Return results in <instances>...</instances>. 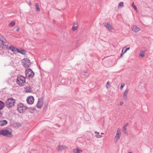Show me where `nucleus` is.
I'll use <instances>...</instances> for the list:
<instances>
[{"label": "nucleus", "instance_id": "f704fd0d", "mask_svg": "<svg viewBox=\"0 0 153 153\" xmlns=\"http://www.w3.org/2000/svg\"><path fill=\"white\" fill-rule=\"evenodd\" d=\"M19 28L18 27L17 29L16 30V31L17 32L19 31Z\"/></svg>", "mask_w": 153, "mask_h": 153}, {"label": "nucleus", "instance_id": "39448f33", "mask_svg": "<svg viewBox=\"0 0 153 153\" xmlns=\"http://www.w3.org/2000/svg\"><path fill=\"white\" fill-rule=\"evenodd\" d=\"M27 108V107L23 105L22 103H20L17 105V110L20 113H23Z\"/></svg>", "mask_w": 153, "mask_h": 153}, {"label": "nucleus", "instance_id": "dca6fc26", "mask_svg": "<svg viewBox=\"0 0 153 153\" xmlns=\"http://www.w3.org/2000/svg\"><path fill=\"white\" fill-rule=\"evenodd\" d=\"M73 152L75 153H82V151L78 148H75L73 149Z\"/></svg>", "mask_w": 153, "mask_h": 153}, {"label": "nucleus", "instance_id": "c85d7f7f", "mask_svg": "<svg viewBox=\"0 0 153 153\" xmlns=\"http://www.w3.org/2000/svg\"><path fill=\"white\" fill-rule=\"evenodd\" d=\"M125 85V84L123 83H122L120 86V88L121 89H122L124 87Z\"/></svg>", "mask_w": 153, "mask_h": 153}, {"label": "nucleus", "instance_id": "c9c22d12", "mask_svg": "<svg viewBox=\"0 0 153 153\" xmlns=\"http://www.w3.org/2000/svg\"><path fill=\"white\" fill-rule=\"evenodd\" d=\"M123 51H124V52H123V53H125L127 51L126 50V49H125V50H124Z\"/></svg>", "mask_w": 153, "mask_h": 153}, {"label": "nucleus", "instance_id": "a211bd4d", "mask_svg": "<svg viewBox=\"0 0 153 153\" xmlns=\"http://www.w3.org/2000/svg\"><path fill=\"white\" fill-rule=\"evenodd\" d=\"M26 91L27 92H31L32 91L31 88L30 86H27L25 88Z\"/></svg>", "mask_w": 153, "mask_h": 153}, {"label": "nucleus", "instance_id": "2f4dec72", "mask_svg": "<svg viewBox=\"0 0 153 153\" xmlns=\"http://www.w3.org/2000/svg\"><path fill=\"white\" fill-rule=\"evenodd\" d=\"M124 53H123V51L122 50L121 53L120 54V56L122 57Z\"/></svg>", "mask_w": 153, "mask_h": 153}, {"label": "nucleus", "instance_id": "393cba45", "mask_svg": "<svg viewBox=\"0 0 153 153\" xmlns=\"http://www.w3.org/2000/svg\"><path fill=\"white\" fill-rule=\"evenodd\" d=\"M15 25V22H12L9 24V26L10 27H12Z\"/></svg>", "mask_w": 153, "mask_h": 153}, {"label": "nucleus", "instance_id": "6ab92c4d", "mask_svg": "<svg viewBox=\"0 0 153 153\" xmlns=\"http://www.w3.org/2000/svg\"><path fill=\"white\" fill-rule=\"evenodd\" d=\"M145 53V52L143 51H140L139 54L140 57L143 58L144 56Z\"/></svg>", "mask_w": 153, "mask_h": 153}, {"label": "nucleus", "instance_id": "e433bc0d", "mask_svg": "<svg viewBox=\"0 0 153 153\" xmlns=\"http://www.w3.org/2000/svg\"><path fill=\"white\" fill-rule=\"evenodd\" d=\"M101 134H104V133H101Z\"/></svg>", "mask_w": 153, "mask_h": 153}, {"label": "nucleus", "instance_id": "bb28decb", "mask_svg": "<svg viewBox=\"0 0 153 153\" xmlns=\"http://www.w3.org/2000/svg\"><path fill=\"white\" fill-rule=\"evenodd\" d=\"M132 7L134 8V10H136V11L137 12V7L134 4V3H133L132 4Z\"/></svg>", "mask_w": 153, "mask_h": 153}, {"label": "nucleus", "instance_id": "a878e982", "mask_svg": "<svg viewBox=\"0 0 153 153\" xmlns=\"http://www.w3.org/2000/svg\"><path fill=\"white\" fill-rule=\"evenodd\" d=\"M124 6L123 5V2H120L118 4V7H123Z\"/></svg>", "mask_w": 153, "mask_h": 153}, {"label": "nucleus", "instance_id": "f3484780", "mask_svg": "<svg viewBox=\"0 0 153 153\" xmlns=\"http://www.w3.org/2000/svg\"><path fill=\"white\" fill-rule=\"evenodd\" d=\"M78 27V24L77 22H75L74 26L72 27V29L73 30L75 31L77 29Z\"/></svg>", "mask_w": 153, "mask_h": 153}, {"label": "nucleus", "instance_id": "cd10ccee", "mask_svg": "<svg viewBox=\"0 0 153 153\" xmlns=\"http://www.w3.org/2000/svg\"><path fill=\"white\" fill-rule=\"evenodd\" d=\"M129 47L126 48V47H124L123 49V50H125V49H126V50L127 51L128 50H129Z\"/></svg>", "mask_w": 153, "mask_h": 153}, {"label": "nucleus", "instance_id": "c756f323", "mask_svg": "<svg viewBox=\"0 0 153 153\" xmlns=\"http://www.w3.org/2000/svg\"><path fill=\"white\" fill-rule=\"evenodd\" d=\"M96 137L98 138H101L102 137V136L101 135H96Z\"/></svg>", "mask_w": 153, "mask_h": 153}, {"label": "nucleus", "instance_id": "1a4fd4ad", "mask_svg": "<svg viewBox=\"0 0 153 153\" xmlns=\"http://www.w3.org/2000/svg\"><path fill=\"white\" fill-rule=\"evenodd\" d=\"M34 99L33 97L30 96L28 97L27 99V103L30 104H33L34 102Z\"/></svg>", "mask_w": 153, "mask_h": 153}, {"label": "nucleus", "instance_id": "f257e3e1", "mask_svg": "<svg viewBox=\"0 0 153 153\" xmlns=\"http://www.w3.org/2000/svg\"><path fill=\"white\" fill-rule=\"evenodd\" d=\"M2 135L6 137H10L12 136L11 131L7 129L0 130V135Z\"/></svg>", "mask_w": 153, "mask_h": 153}, {"label": "nucleus", "instance_id": "7ed1b4c3", "mask_svg": "<svg viewBox=\"0 0 153 153\" xmlns=\"http://www.w3.org/2000/svg\"><path fill=\"white\" fill-rule=\"evenodd\" d=\"M17 83L20 86H23L25 82V78L22 76H20L17 77Z\"/></svg>", "mask_w": 153, "mask_h": 153}, {"label": "nucleus", "instance_id": "4c0bfd02", "mask_svg": "<svg viewBox=\"0 0 153 153\" xmlns=\"http://www.w3.org/2000/svg\"><path fill=\"white\" fill-rule=\"evenodd\" d=\"M128 153H132L131 152H129Z\"/></svg>", "mask_w": 153, "mask_h": 153}, {"label": "nucleus", "instance_id": "ddd939ff", "mask_svg": "<svg viewBox=\"0 0 153 153\" xmlns=\"http://www.w3.org/2000/svg\"><path fill=\"white\" fill-rule=\"evenodd\" d=\"M67 148V147L65 146L58 145L57 147V150L59 151L63 150Z\"/></svg>", "mask_w": 153, "mask_h": 153}, {"label": "nucleus", "instance_id": "6e6552de", "mask_svg": "<svg viewBox=\"0 0 153 153\" xmlns=\"http://www.w3.org/2000/svg\"><path fill=\"white\" fill-rule=\"evenodd\" d=\"M43 98L42 97L39 99L36 105V106L38 108H40L42 107L43 105Z\"/></svg>", "mask_w": 153, "mask_h": 153}, {"label": "nucleus", "instance_id": "aec40b11", "mask_svg": "<svg viewBox=\"0 0 153 153\" xmlns=\"http://www.w3.org/2000/svg\"><path fill=\"white\" fill-rule=\"evenodd\" d=\"M9 48L12 51H13V52H15V51H17V49H18V48H17L14 47V46H13L12 45H10V46Z\"/></svg>", "mask_w": 153, "mask_h": 153}, {"label": "nucleus", "instance_id": "412c9836", "mask_svg": "<svg viewBox=\"0 0 153 153\" xmlns=\"http://www.w3.org/2000/svg\"><path fill=\"white\" fill-rule=\"evenodd\" d=\"M4 106V103L2 101L0 100V109H2Z\"/></svg>", "mask_w": 153, "mask_h": 153}, {"label": "nucleus", "instance_id": "423d86ee", "mask_svg": "<svg viewBox=\"0 0 153 153\" xmlns=\"http://www.w3.org/2000/svg\"><path fill=\"white\" fill-rule=\"evenodd\" d=\"M23 66L25 68H28L30 66L31 62L30 60L27 59L25 58L22 60Z\"/></svg>", "mask_w": 153, "mask_h": 153}, {"label": "nucleus", "instance_id": "58836bf2", "mask_svg": "<svg viewBox=\"0 0 153 153\" xmlns=\"http://www.w3.org/2000/svg\"><path fill=\"white\" fill-rule=\"evenodd\" d=\"M108 82H107V84H108Z\"/></svg>", "mask_w": 153, "mask_h": 153}, {"label": "nucleus", "instance_id": "20e7f679", "mask_svg": "<svg viewBox=\"0 0 153 153\" xmlns=\"http://www.w3.org/2000/svg\"><path fill=\"white\" fill-rule=\"evenodd\" d=\"M25 72L26 77L30 79L32 78L34 75V73L30 68L26 69Z\"/></svg>", "mask_w": 153, "mask_h": 153}, {"label": "nucleus", "instance_id": "4468645a", "mask_svg": "<svg viewBox=\"0 0 153 153\" xmlns=\"http://www.w3.org/2000/svg\"><path fill=\"white\" fill-rule=\"evenodd\" d=\"M17 49V51L19 53L23 55H25L26 53V51L25 50L22 49H19L18 48V49Z\"/></svg>", "mask_w": 153, "mask_h": 153}, {"label": "nucleus", "instance_id": "473e14b6", "mask_svg": "<svg viewBox=\"0 0 153 153\" xmlns=\"http://www.w3.org/2000/svg\"><path fill=\"white\" fill-rule=\"evenodd\" d=\"M124 103V102L122 101H120V104L121 105H123Z\"/></svg>", "mask_w": 153, "mask_h": 153}, {"label": "nucleus", "instance_id": "0eeeda50", "mask_svg": "<svg viewBox=\"0 0 153 153\" xmlns=\"http://www.w3.org/2000/svg\"><path fill=\"white\" fill-rule=\"evenodd\" d=\"M121 129L120 128H118L114 140L115 141L117 142L119 140L121 136Z\"/></svg>", "mask_w": 153, "mask_h": 153}, {"label": "nucleus", "instance_id": "f8f14e48", "mask_svg": "<svg viewBox=\"0 0 153 153\" xmlns=\"http://www.w3.org/2000/svg\"><path fill=\"white\" fill-rule=\"evenodd\" d=\"M104 26L109 30L111 31L114 29L113 27L109 23H105Z\"/></svg>", "mask_w": 153, "mask_h": 153}, {"label": "nucleus", "instance_id": "9d476101", "mask_svg": "<svg viewBox=\"0 0 153 153\" xmlns=\"http://www.w3.org/2000/svg\"><path fill=\"white\" fill-rule=\"evenodd\" d=\"M129 91L128 88H127L123 93V97L124 100H126L127 99V94Z\"/></svg>", "mask_w": 153, "mask_h": 153}, {"label": "nucleus", "instance_id": "72a5a7b5", "mask_svg": "<svg viewBox=\"0 0 153 153\" xmlns=\"http://www.w3.org/2000/svg\"><path fill=\"white\" fill-rule=\"evenodd\" d=\"M95 133L97 134H99V132L97 131L95 132Z\"/></svg>", "mask_w": 153, "mask_h": 153}, {"label": "nucleus", "instance_id": "2eb2a0df", "mask_svg": "<svg viewBox=\"0 0 153 153\" xmlns=\"http://www.w3.org/2000/svg\"><path fill=\"white\" fill-rule=\"evenodd\" d=\"M7 123V122L6 120H3L0 121V126H4L6 125Z\"/></svg>", "mask_w": 153, "mask_h": 153}, {"label": "nucleus", "instance_id": "b1692460", "mask_svg": "<svg viewBox=\"0 0 153 153\" xmlns=\"http://www.w3.org/2000/svg\"><path fill=\"white\" fill-rule=\"evenodd\" d=\"M35 6L36 8V10L37 11H40V9L39 7V5L38 3H36L35 4Z\"/></svg>", "mask_w": 153, "mask_h": 153}, {"label": "nucleus", "instance_id": "f03ea898", "mask_svg": "<svg viewBox=\"0 0 153 153\" xmlns=\"http://www.w3.org/2000/svg\"><path fill=\"white\" fill-rule=\"evenodd\" d=\"M15 100L13 98L7 99L5 102L6 106L9 108L13 107L14 105Z\"/></svg>", "mask_w": 153, "mask_h": 153}, {"label": "nucleus", "instance_id": "5701e85b", "mask_svg": "<svg viewBox=\"0 0 153 153\" xmlns=\"http://www.w3.org/2000/svg\"><path fill=\"white\" fill-rule=\"evenodd\" d=\"M128 123H127L125 125H124V126L123 127V131L125 133H126V127L128 126Z\"/></svg>", "mask_w": 153, "mask_h": 153}, {"label": "nucleus", "instance_id": "4be33fe9", "mask_svg": "<svg viewBox=\"0 0 153 153\" xmlns=\"http://www.w3.org/2000/svg\"><path fill=\"white\" fill-rule=\"evenodd\" d=\"M6 43V41L5 40H2L0 39V47L1 48V47L3 46L4 43Z\"/></svg>", "mask_w": 153, "mask_h": 153}, {"label": "nucleus", "instance_id": "9b49d317", "mask_svg": "<svg viewBox=\"0 0 153 153\" xmlns=\"http://www.w3.org/2000/svg\"><path fill=\"white\" fill-rule=\"evenodd\" d=\"M132 30L134 33H137L140 30V29L137 26L134 25L132 26L131 27Z\"/></svg>", "mask_w": 153, "mask_h": 153}, {"label": "nucleus", "instance_id": "7c9ffc66", "mask_svg": "<svg viewBox=\"0 0 153 153\" xmlns=\"http://www.w3.org/2000/svg\"><path fill=\"white\" fill-rule=\"evenodd\" d=\"M8 46H7L6 45H4L3 44V46L1 48H8Z\"/></svg>", "mask_w": 153, "mask_h": 153}]
</instances>
